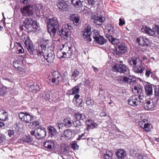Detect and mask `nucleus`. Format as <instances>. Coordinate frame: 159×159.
<instances>
[{"instance_id":"2f4dec72","label":"nucleus","mask_w":159,"mask_h":159,"mask_svg":"<svg viewBox=\"0 0 159 159\" xmlns=\"http://www.w3.org/2000/svg\"><path fill=\"white\" fill-rule=\"evenodd\" d=\"M71 3L76 7L78 8L82 5V2L80 0H71Z\"/></svg>"},{"instance_id":"f8f14e48","label":"nucleus","mask_w":159,"mask_h":159,"mask_svg":"<svg viewBox=\"0 0 159 159\" xmlns=\"http://www.w3.org/2000/svg\"><path fill=\"white\" fill-rule=\"evenodd\" d=\"M91 26L88 25L85 27L84 30L81 32L82 36L86 40L89 42H90L91 41V38L90 37L91 34Z\"/></svg>"},{"instance_id":"13d9d810","label":"nucleus","mask_w":159,"mask_h":159,"mask_svg":"<svg viewBox=\"0 0 159 159\" xmlns=\"http://www.w3.org/2000/svg\"><path fill=\"white\" fill-rule=\"evenodd\" d=\"M5 139V137L3 135L0 134V143H2Z\"/></svg>"},{"instance_id":"864d4df0","label":"nucleus","mask_w":159,"mask_h":159,"mask_svg":"<svg viewBox=\"0 0 159 159\" xmlns=\"http://www.w3.org/2000/svg\"><path fill=\"white\" fill-rule=\"evenodd\" d=\"M152 72L149 69H147L146 70V72L145 73V75L146 76L148 77H149L150 75H152Z\"/></svg>"},{"instance_id":"338daca9","label":"nucleus","mask_w":159,"mask_h":159,"mask_svg":"<svg viewBox=\"0 0 159 159\" xmlns=\"http://www.w3.org/2000/svg\"><path fill=\"white\" fill-rule=\"evenodd\" d=\"M3 79L10 83H11L12 81V80L11 79H9L6 78H4Z\"/></svg>"},{"instance_id":"4c0bfd02","label":"nucleus","mask_w":159,"mask_h":159,"mask_svg":"<svg viewBox=\"0 0 159 159\" xmlns=\"http://www.w3.org/2000/svg\"><path fill=\"white\" fill-rule=\"evenodd\" d=\"M86 103L89 107H92L94 104V102L93 99L88 98L86 101Z\"/></svg>"},{"instance_id":"6e6d98bb","label":"nucleus","mask_w":159,"mask_h":159,"mask_svg":"<svg viewBox=\"0 0 159 159\" xmlns=\"http://www.w3.org/2000/svg\"><path fill=\"white\" fill-rule=\"evenodd\" d=\"M63 55L60 57V59L62 58H68L69 57V55H67L66 54V53L64 52H62Z\"/></svg>"},{"instance_id":"9b49d317","label":"nucleus","mask_w":159,"mask_h":159,"mask_svg":"<svg viewBox=\"0 0 159 159\" xmlns=\"http://www.w3.org/2000/svg\"><path fill=\"white\" fill-rule=\"evenodd\" d=\"M19 118L23 121L26 123H30L34 119V117L26 112H20L19 114Z\"/></svg>"},{"instance_id":"f704fd0d","label":"nucleus","mask_w":159,"mask_h":159,"mask_svg":"<svg viewBox=\"0 0 159 159\" xmlns=\"http://www.w3.org/2000/svg\"><path fill=\"white\" fill-rule=\"evenodd\" d=\"M22 63L21 61L20 60H15L13 62V66L15 68L18 69L20 67V66Z\"/></svg>"},{"instance_id":"ddd939ff","label":"nucleus","mask_w":159,"mask_h":159,"mask_svg":"<svg viewBox=\"0 0 159 159\" xmlns=\"http://www.w3.org/2000/svg\"><path fill=\"white\" fill-rule=\"evenodd\" d=\"M138 122L139 126L144 131L147 132L150 131L152 126V125L148 123L147 120L143 119V120L139 121Z\"/></svg>"},{"instance_id":"a878e982","label":"nucleus","mask_w":159,"mask_h":159,"mask_svg":"<svg viewBox=\"0 0 159 159\" xmlns=\"http://www.w3.org/2000/svg\"><path fill=\"white\" fill-rule=\"evenodd\" d=\"M145 93L148 96H150L152 95V88L150 84H147L145 86Z\"/></svg>"},{"instance_id":"7ed1b4c3","label":"nucleus","mask_w":159,"mask_h":159,"mask_svg":"<svg viewBox=\"0 0 159 159\" xmlns=\"http://www.w3.org/2000/svg\"><path fill=\"white\" fill-rule=\"evenodd\" d=\"M128 62L133 67V70L136 73H142L144 70V64L139 58L132 57L128 60Z\"/></svg>"},{"instance_id":"6ab92c4d","label":"nucleus","mask_w":159,"mask_h":159,"mask_svg":"<svg viewBox=\"0 0 159 159\" xmlns=\"http://www.w3.org/2000/svg\"><path fill=\"white\" fill-rule=\"evenodd\" d=\"M92 20L97 25H101L105 20V18L103 16H95L92 17Z\"/></svg>"},{"instance_id":"dca6fc26","label":"nucleus","mask_w":159,"mask_h":159,"mask_svg":"<svg viewBox=\"0 0 159 159\" xmlns=\"http://www.w3.org/2000/svg\"><path fill=\"white\" fill-rule=\"evenodd\" d=\"M137 41L140 45L143 47H147L149 45V40L145 37H140L137 39Z\"/></svg>"},{"instance_id":"3c124183","label":"nucleus","mask_w":159,"mask_h":159,"mask_svg":"<svg viewBox=\"0 0 159 159\" xmlns=\"http://www.w3.org/2000/svg\"><path fill=\"white\" fill-rule=\"evenodd\" d=\"M98 125H97L96 123L94 122V121L91 123L89 126V130L90 129H93L94 128H97L98 127Z\"/></svg>"},{"instance_id":"9d476101","label":"nucleus","mask_w":159,"mask_h":159,"mask_svg":"<svg viewBox=\"0 0 159 159\" xmlns=\"http://www.w3.org/2000/svg\"><path fill=\"white\" fill-rule=\"evenodd\" d=\"M112 70L114 72H118L120 73H124L126 72L128 68L125 64L121 63H117L112 67Z\"/></svg>"},{"instance_id":"393cba45","label":"nucleus","mask_w":159,"mask_h":159,"mask_svg":"<svg viewBox=\"0 0 159 159\" xmlns=\"http://www.w3.org/2000/svg\"><path fill=\"white\" fill-rule=\"evenodd\" d=\"M116 156L118 159H123L126 157V152L122 149H119L117 152Z\"/></svg>"},{"instance_id":"bf43d9fd","label":"nucleus","mask_w":159,"mask_h":159,"mask_svg":"<svg viewBox=\"0 0 159 159\" xmlns=\"http://www.w3.org/2000/svg\"><path fill=\"white\" fill-rule=\"evenodd\" d=\"M44 98L46 100L48 101L50 98V94L48 93H46L44 97Z\"/></svg>"},{"instance_id":"20e7f679","label":"nucleus","mask_w":159,"mask_h":159,"mask_svg":"<svg viewBox=\"0 0 159 159\" xmlns=\"http://www.w3.org/2000/svg\"><path fill=\"white\" fill-rule=\"evenodd\" d=\"M47 24L48 32L51 35L52 33L54 35L57 31L60 33L59 25L56 18L49 19L47 22Z\"/></svg>"},{"instance_id":"f03ea898","label":"nucleus","mask_w":159,"mask_h":159,"mask_svg":"<svg viewBox=\"0 0 159 159\" xmlns=\"http://www.w3.org/2000/svg\"><path fill=\"white\" fill-rule=\"evenodd\" d=\"M132 90L133 92L137 93L139 94H135L130 97L128 99V104L134 107L141 105L144 98L143 96L140 94L142 92L141 88L140 86H135Z\"/></svg>"},{"instance_id":"0eeeda50","label":"nucleus","mask_w":159,"mask_h":159,"mask_svg":"<svg viewBox=\"0 0 159 159\" xmlns=\"http://www.w3.org/2000/svg\"><path fill=\"white\" fill-rule=\"evenodd\" d=\"M141 30L143 32L148 34L150 36H153L157 32V34L159 35V26L155 25L153 27L152 29L146 26H143Z\"/></svg>"},{"instance_id":"49530a36","label":"nucleus","mask_w":159,"mask_h":159,"mask_svg":"<svg viewBox=\"0 0 159 159\" xmlns=\"http://www.w3.org/2000/svg\"><path fill=\"white\" fill-rule=\"evenodd\" d=\"M72 148L74 150H77L79 148V146L77 144L76 142L74 141L71 144Z\"/></svg>"},{"instance_id":"4d7b16f0","label":"nucleus","mask_w":159,"mask_h":159,"mask_svg":"<svg viewBox=\"0 0 159 159\" xmlns=\"http://www.w3.org/2000/svg\"><path fill=\"white\" fill-rule=\"evenodd\" d=\"M119 25L120 26H122L125 24V21L122 20L121 18L119 19Z\"/></svg>"},{"instance_id":"e433bc0d","label":"nucleus","mask_w":159,"mask_h":159,"mask_svg":"<svg viewBox=\"0 0 159 159\" xmlns=\"http://www.w3.org/2000/svg\"><path fill=\"white\" fill-rule=\"evenodd\" d=\"M16 45L17 47L18 53H23L24 52V50L21 44L19 43H16Z\"/></svg>"},{"instance_id":"a18cd8bd","label":"nucleus","mask_w":159,"mask_h":159,"mask_svg":"<svg viewBox=\"0 0 159 159\" xmlns=\"http://www.w3.org/2000/svg\"><path fill=\"white\" fill-rule=\"evenodd\" d=\"M85 121L86 124L87 126V129L88 130H89V126L91 124V123H92L94 121L93 120L89 119L86 120Z\"/></svg>"},{"instance_id":"79ce46f5","label":"nucleus","mask_w":159,"mask_h":159,"mask_svg":"<svg viewBox=\"0 0 159 159\" xmlns=\"http://www.w3.org/2000/svg\"><path fill=\"white\" fill-rule=\"evenodd\" d=\"M34 7L36 11L39 12L41 9L43 7V6L42 4H36L34 5Z\"/></svg>"},{"instance_id":"774afa93","label":"nucleus","mask_w":159,"mask_h":159,"mask_svg":"<svg viewBox=\"0 0 159 159\" xmlns=\"http://www.w3.org/2000/svg\"><path fill=\"white\" fill-rule=\"evenodd\" d=\"M33 124L36 126L39 125V122L38 121H34L33 122Z\"/></svg>"},{"instance_id":"de8ad7c7","label":"nucleus","mask_w":159,"mask_h":159,"mask_svg":"<svg viewBox=\"0 0 159 159\" xmlns=\"http://www.w3.org/2000/svg\"><path fill=\"white\" fill-rule=\"evenodd\" d=\"M82 123L81 121H79L77 120L74 122H73V125L76 127L80 126Z\"/></svg>"},{"instance_id":"e2e57ef3","label":"nucleus","mask_w":159,"mask_h":159,"mask_svg":"<svg viewBox=\"0 0 159 159\" xmlns=\"http://www.w3.org/2000/svg\"><path fill=\"white\" fill-rule=\"evenodd\" d=\"M84 135V134H83L81 135H79L78 138H77V140H80L81 139H86V138H82V137Z\"/></svg>"},{"instance_id":"69168bd1","label":"nucleus","mask_w":159,"mask_h":159,"mask_svg":"<svg viewBox=\"0 0 159 159\" xmlns=\"http://www.w3.org/2000/svg\"><path fill=\"white\" fill-rule=\"evenodd\" d=\"M92 67L93 68L94 71L95 72V73H96L97 72H98V69L97 68L93 66H92Z\"/></svg>"},{"instance_id":"052dcab7","label":"nucleus","mask_w":159,"mask_h":159,"mask_svg":"<svg viewBox=\"0 0 159 159\" xmlns=\"http://www.w3.org/2000/svg\"><path fill=\"white\" fill-rule=\"evenodd\" d=\"M14 134V132L13 130H9L8 131V134L9 137H11Z\"/></svg>"},{"instance_id":"ea45409f","label":"nucleus","mask_w":159,"mask_h":159,"mask_svg":"<svg viewBox=\"0 0 159 159\" xmlns=\"http://www.w3.org/2000/svg\"><path fill=\"white\" fill-rule=\"evenodd\" d=\"M8 119V114L6 112L3 115L0 116V119L2 120L5 121L7 120Z\"/></svg>"},{"instance_id":"c9c22d12","label":"nucleus","mask_w":159,"mask_h":159,"mask_svg":"<svg viewBox=\"0 0 159 159\" xmlns=\"http://www.w3.org/2000/svg\"><path fill=\"white\" fill-rule=\"evenodd\" d=\"M73 122L72 120H71L68 119H65L63 120L64 125L65 126H67L68 127H70L72 126Z\"/></svg>"},{"instance_id":"c756f323","label":"nucleus","mask_w":159,"mask_h":159,"mask_svg":"<svg viewBox=\"0 0 159 159\" xmlns=\"http://www.w3.org/2000/svg\"><path fill=\"white\" fill-rule=\"evenodd\" d=\"M118 48L120 54L125 53L127 52V48L123 43H121L118 45Z\"/></svg>"},{"instance_id":"5fc2aeb1","label":"nucleus","mask_w":159,"mask_h":159,"mask_svg":"<svg viewBox=\"0 0 159 159\" xmlns=\"http://www.w3.org/2000/svg\"><path fill=\"white\" fill-rule=\"evenodd\" d=\"M107 30L109 33H110L111 34H113L114 33V29L113 27L112 26H111L109 28H107Z\"/></svg>"},{"instance_id":"58836bf2","label":"nucleus","mask_w":159,"mask_h":159,"mask_svg":"<svg viewBox=\"0 0 159 159\" xmlns=\"http://www.w3.org/2000/svg\"><path fill=\"white\" fill-rule=\"evenodd\" d=\"M67 145L65 143H62L60 145V150L61 152H65L67 151Z\"/></svg>"},{"instance_id":"37998d69","label":"nucleus","mask_w":159,"mask_h":159,"mask_svg":"<svg viewBox=\"0 0 159 159\" xmlns=\"http://www.w3.org/2000/svg\"><path fill=\"white\" fill-rule=\"evenodd\" d=\"M7 92V89L5 87H2L0 88V96L4 95Z\"/></svg>"},{"instance_id":"0e129e2a","label":"nucleus","mask_w":159,"mask_h":159,"mask_svg":"<svg viewBox=\"0 0 159 159\" xmlns=\"http://www.w3.org/2000/svg\"><path fill=\"white\" fill-rule=\"evenodd\" d=\"M80 97V95L79 94H76L74 96V99H75V101H76L79 99V98Z\"/></svg>"},{"instance_id":"f257e3e1","label":"nucleus","mask_w":159,"mask_h":159,"mask_svg":"<svg viewBox=\"0 0 159 159\" xmlns=\"http://www.w3.org/2000/svg\"><path fill=\"white\" fill-rule=\"evenodd\" d=\"M49 41L47 40L42 39L40 41V46L41 51L38 53V56L42 54L43 56L48 62H51L53 61L55 56L53 50L49 49L48 47Z\"/></svg>"},{"instance_id":"aec40b11","label":"nucleus","mask_w":159,"mask_h":159,"mask_svg":"<svg viewBox=\"0 0 159 159\" xmlns=\"http://www.w3.org/2000/svg\"><path fill=\"white\" fill-rule=\"evenodd\" d=\"M64 134H62L60 137V140H63V141L68 140L71 137L72 133L68 129L65 130Z\"/></svg>"},{"instance_id":"5701e85b","label":"nucleus","mask_w":159,"mask_h":159,"mask_svg":"<svg viewBox=\"0 0 159 159\" xmlns=\"http://www.w3.org/2000/svg\"><path fill=\"white\" fill-rule=\"evenodd\" d=\"M69 9V5L67 2H60V10L61 12H65Z\"/></svg>"},{"instance_id":"4468645a","label":"nucleus","mask_w":159,"mask_h":159,"mask_svg":"<svg viewBox=\"0 0 159 159\" xmlns=\"http://www.w3.org/2000/svg\"><path fill=\"white\" fill-rule=\"evenodd\" d=\"M20 11L23 16H30L33 14V7L31 5H27L21 8Z\"/></svg>"},{"instance_id":"bb28decb","label":"nucleus","mask_w":159,"mask_h":159,"mask_svg":"<svg viewBox=\"0 0 159 159\" xmlns=\"http://www.w3.org/2000/svg\"><path fill=\"white\" fill-rule=\"evenodd\" d=\"M130 80V78L129 77L119 76L118 77L117 80L119 83L120 84H124L126 82L130 83L131 82V81H129Z\"/></svg>"},{"instance_id":"603ef678","label":"nucleus","mask_w":159,"mask_h":159,"mask_svg":"<svg viewBox=\"0 0 159 159\" xmlns=\"http://www.w3.org/2000/svg\"><path fill=\"white\" fill-rule=\"evenodd\" d=\"M112 53L115 56H117V55H121L119 51H118L117 49L116 48L113 50Z\"/></svg>"},{"instance_id":"8fccbe9b","label":"nucleus","mask_w":159,"mask_h":159,"mask_svg":"<svg viewBox=\"0 0 159 159\" xmlns=\"http://www.w3.org/2000/svg\"><path fill=\"white\" fill-rule=\"evenodd\" d=\"M79 74V71H78L77 69H75L73 72L72 75V76L74 78H76L78 75Z\"/></svg>"},{"instance_id":"c03bdc74","label":"nucleus","mask_w":159,"mask_h":159,"mask_svg":"<svg viewBox=\"0 0 159 159\" xmlns=\"http://www.w3.org/2000/svg\"><path fill=\"white\" fill-rule=\"evenodd\" d=\"M17 70L19 71V73L21 75V76L25 75L26 74V71L24 69L20 67Z\"/></svg>"},{"instance_id":"4be33fe9","label":"nucleus","mask_w":159,"mask_h":159,"mask_svg":"<svg viewBox=\"0 0 159 159\" xmlns=\"http://www.w3.org/2000/svg\"><path fill=\"white\" fill-rule=\"evenodd\" d=\"M75 117L76 120L81 121L82 123L86 121L85 115L83 113H81L80 112L75 114Z\"/></svg>"},{"instance_id":"412c9836","label":"nucleus","mask_w":159,"mask_h":159,"mask_svg":"<svg viewBox=\"0 0 159 159\" xmlns=\"http://www.w3.org/2000/svg\"><path fill=\"white\" fill-rule=\"evenodd\" d=\"M43 146L47 150L52 151L54 147V143L52 141L48 140L44 143Z\"/></svg>"},{"instance_id":"39448f33","label":"nucleus","mask_w":159,"mask_h":159,"mask_svg":"<svg viewBox=\"0 0 159 159\" xmlns=\"http://www.w3.org/2000/svg\"><path fill=\"white\" fill-rule=\"evenodd\" d=\"M22 26L30 31H36L39 29L37 21L31 18L26 19L23 22Z\"/></svg>"},{"instance_id":"473e14b6","label":"nucleus","mask_w":159,"mask_h":159,"mask_svg":"<svg viewBox=\"0 0 159 159\" xmlns=\"http://www.w3.org/2000/svg\"><path fill=\"white\" fill-rule=\"evenodd\" d=\"M22 141L24 142L30 143L33 141L32 138L29 135H25L22 139Z\"/></svg>"},{"instance_id":"a19ab883","label":"nucleus","mask_w":159,"mask_h":159,"mask_svg":"<svg viewBox=\"0 0 159 159\" xmlns=\"http://www.w3.org/2000/svg\"><path fill=\"white\" fill-rule=\"evenodd\" d=\"M75 105L76 106L78 107H82L83 106L82 99L81 98L75 101Z\"/></svg>"},{"instance_id":"72a5a7b5","label":"nucleus","mask_w":159,"mask_h":159,"mask_svg":"<svg viewBox=\"0 0 159 159\" xmlns=\"http://www.w3.org/2000/svg\"><path fill=\"white\" fill-rule=\"evenodd\" d=\"M132 156L136 158L137 159H147L146 156L137 152L134 154L133 153Z\"/></svg>"},{"instance_id":"b1692460","label":"nucleus","mask_w":159,"mask_h":159,"mask_svg":"<svg viewBox=\"0 0 159 159\" xmlns=\"http://www.w3.org/2000/svg\"><path fill=\"white\" fill-rule=\"evenodd\" d=\"M106 38L111 44H117L119 43V41L118 39H115L112 37V36L110 35L109 34H106Z\"/></svg>"},{"instance_id":"423d86ee","label":"nucleus","mask_w":159,"mask_h":159,"mask_svg":"<svg viewBox=\"0 0 159 159\" xmlns=\"http://www.w3.org/2000/svg\"><path fill=\"white\" fill-rule=\"evenodd\" d=\"M30 134L38 139H43L46 136V129L41 126H39L30 132Z\"/></svg>"},{"instance_id":"09e8293b","label":"nucleus","mask_w":159,"mask_h":159,"mask_svg":"<svg viewBox=\"0 0 159 159\" xmlns=\"http://www.w3.org/2000/svg\"><path fill=\"white\" fill-rule=\"evenodd\" d=\"M155 96L157 98H159V87H156L154 89Z\"/></svg>"},{"instance_id":"1a4fd4ad","label":"nucleus","mask_w":159,"mask_h":159,"mask_svg":"<svg viewBox=\"0 0 159 159\" xmlns=\"http://www.w3.org/2000/svg\"><path fill=\"white\" fill-rule=\"evenodd\" d=\"M24 43L25 47L31 55L35 54V50L34 48L33 43L29 38L27 37L24 39Z\"/></svg>"},{"instance_id":"2eb2a0df","label":"nucleus","mask_w":159,"mask_h":159,"mask_svg":"<svg viewBox=\"0 0 159 159\" xmlns=\"http://www.w3.org/2000/svg\"><path fill=\"white\" fill-rule=\"evenodd\" d=\"M68 24H66L62 26L61 29V34H60V36L62 38L65 37L64 39H66V37H69L71 34V32L68 31Z\"/></svg>"},{"instance_id":"f3484780","label":"nucleus","mask_w":159,"mask_h":159,"mask_svg":"<svg viewBox=\"0 0 159 159\" xmlns=\"http://www.w3.org/2000/svg\"><path fill=\"white\" fill-rule=\"evenodd\" d=\"M156 105V103L153 101L152 100H146L143 103V105L145 109L149 110L154 108Z\"/></svg>"},{"instance_id":"cd10ccee","label":"nucleus","mask_w":159,"mask_h":159,"mask_svg":"<svg viewBox=\"0 0 159 159\" xmlns=\"http://www.w3.org/2000/svg\"><path fill=\"white\" fill-rule=\"evenodd\" d=\"M113 155V153L111 151L107 150L103 154V158L104 159H112Z\"/></svg>"},{"instance_id":"a211bd4d","label":"nucleus","mask_w":159,"mask_h":159,"mask_svg":"<svg viewBox=\"0 0 159 159\" xmlns=\"http://www.w3.org/2000/svg\"><path fill=\"white\" fill-rule=\"evenodd\" d=\"M69 18L75 25L78 26L80 25V17L77 14H70Z\"/></svg>"},{"instance_id":"6e6552de","label":"nucleus","mask_w":159,"mask_h":159,"mask_svg":"<svg viewBox=\"0 0 159 159\" xmlns=\"http://www.w3.org/2000/svg\"><path fill=\"white\" fill-rule=\"evenodd\" d=\"M93 33V37L96 43L102 45L106 42L107 40L103 37L100 35L99 32L97 30H94Z\"/></svg>"},{"instance_id":"7c9ffc66","label":"nucleus","mask_w":159,"mask_h":159,"mask_svg":"<svg viewBox=\"0 0 159 159\" xmlns=\"http://www.w3.org/2000/svg\"><path fill=\"white\" fill-rule=\"evenodd\" d=\"M48 129L49 135L52 137L55 136L57 133L56 130L53 127L49 126L48 127Z\"/></svg>"},{"instance_id":"c85d7f7f","label":"nucleus","mask_w":159,"mask_h":159,"mask_svg":"<svg viewBox=\"0 0 159 159\" xmlns=\"http://www.w3.org/2000/svg\"><path fill=\"white\" fill-rule=\"evenodd\" d=\"M80 88L79 86H76L73 88L69 90L68 93L69 95H73L79 93Z\"/></svg>"},{"instance_id":"680f3d73","label":"nucleus","mask_w":159,"mask_h":159,"mask_svg":"<svg viewBox=\"0 0 159 159\" xmlns=\"http://www.w3.org/2000/svg\"><path fill=\"white\" fill-rule=\"evenodd\" d=\"M88 3L91 5H94L95 4L94 0H88Z\"/></svg>"}]
</instances>
